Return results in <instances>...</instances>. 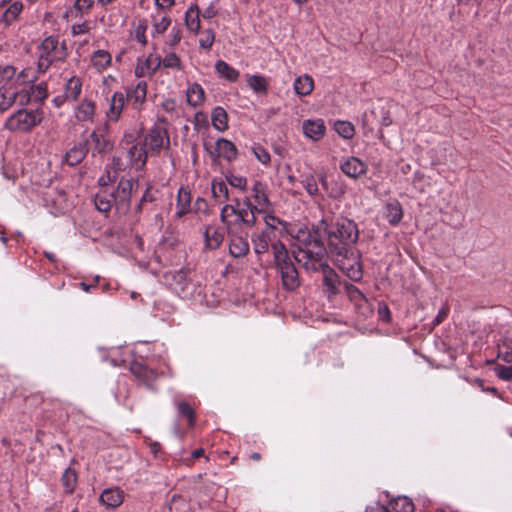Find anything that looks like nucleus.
<instances>
[{"mask_svg": "<svg viewBox=\"0 0 512 512\" xmlns=\"http://www.w3.org/2000/svg\"><path fill=\"white\" fill-rule=\"evenodd\" d=\"M321 228L322 220L310 230H299L297 234L298 251L294 252V257L306 270L320 267L321 261L327 259L328 248L324 243L326 239L323 231H320Z\"/></svg>", "mask_w": 512, "mask_h": 512, "instance_id": "1", "label": "nucleus"}, {"mask_svg": "<svg viewBox=\"0 0 512 512\" xmlns=\"http://www.w3.org/2000/svg\"><path fill=\"white\" fill-rule=\"evenodd\" d=\"M320 231L324 233L328 253L355 247L359 238L357 224L346 217H338L331 222L322 219V228Z\"/></svg>", "mask_w": 512, "mask_h": 512, "instance_id": "2", "label": "nucleus"}, {"mask_svg": "<svg viewBox=\"0 0 512 512\" xmlns=\"http://www.w3.org/2000/svg\"><path fill=\"white\" fill-rule=\"evenodd\" d=\"M44 118L41 108H21L11 114L4 122V129L12 133H30Z\"/></svg>", "mask_w": 512, "mask_h": 512, "instance_id": "3", "label": "nucleus"}, {"mask_svg": "<svg viewBox=\"0 0 512 512\" xmlns=\"http://www.w3.org/2000/svg\"><path fill=\"white\" fill-rule=\"evenodd\" d=\"M330 254L334 258L337 266L352 281H359L362 278L361 255L356 247L330 252Z\"/></svg>", "mask_w": 512, "mask_h": 512, "instance_id": "4", "label": "nucleus"}, {"mask_svg": "<svg viewBox=\"0 0 512 512\" xmlns=\"http://www.w3.org/2000/svg\"><path fill=\"white\" fill-rule=\"evenodd\" d=\"M188 270L182 268L177 271H169L163 275L164 281L181 298H188L193 294L194 285L188 279Z\"/></svg>", "mask_w": 512, "mask_h": 512, "instance_id": "5", "label": "nucleus"}, {"mask_svg": "<svg viewBox=\"0 0 512 512\" xmlns=\"http://www.w3.org/2000/svg\"><path fill=\"white\" fill-rule=\"evenodd\" d=\"M133 178H121L118 186L112 194L115 197V207L118 211L127 212L130 208V199L134 186Z\"/></svg>", "mask_w": 512, "mask_h": 512, "instance_id": "6", "label": "nucleus"}, {"mask_svg": "<svg viewBox=\"0 0 512 512\" xmlns=\"http://www.w3.org/2000/svg\"><path fill=\"white\" fill-rule=\"evenodd\" d=\"M85 141H89L92 157H103L113 149V143L105 135L104 129L94 130Z\"/></svg>", "mask_w": 512, "mask_h": 512, "instance_id": "7", "label": "nucleus"}, {"mask_svg": "<svg viewBox=\"0 0 512 512\" xmlns=\"http://www.w3.org/2000/svg\"><path fill=\"white\" fill-rule=\"evenodd\" d=\"M143 142H146V147L149 146L150 151L156 154H158L162 148H168L170 145L168 133L166 129L161 126L153 127L145 136Z\"/></svg>", "mask_w": 512, "mask_h": 512, "instance_id": "8", "label": "nucleus"}, {"mask_svg": "<svg viewBox=\"0 0 512 512\" xmlns=\"http://www.w3.org/2000/svg\"><path fill=\"white\" fill-rule=\"evenodd\" d=\"M321 266L315 269H309L308 271H322L323 273V286L324 291L328 297L335 296L339 293L338 285L340 284L339 276L337 273L327 264L326 259L321 261Z\"/></svg>", "mask_w": 512, "mask_h": 512, "instance_id": "9", "label": "nucleus"}, {"mask_svg": "<svg viewBox=\"0 0 512 512\" xmlns=\"http://www.w3.org/2000/svg\"><path fill=\"white\" fill-rule=\"evenodd\" d=\"M276 267L281 275L283 287L289 291L295 290L299 286L300 281L298 271L292 261H286Z\"/></svg>", "mask_w": 512, "mask_h": 512, "instance_id": "10", "label": "nucleus"}, {"mask_svg": "<svg viewBox=\"0 0 512 512\" xmlns=\"http://www.w3.org/2000/svg\"><path fill=\"white\" fill-rule=\"evenodd\" d=\"M40 55L52 58V60L63 61L66 58L65 47L58 46V39L53 36L45 38L38 47Z\"/></svg>", "mask_w": 512, "mask_h": 512, "instance_id": "11", "label": "nucleus"}, {"mask_svg": "<svg viewBox=\"0 0 512 512\" xmlns=\"http://www.w3.org/2000/svg\"><path fill=\"white\" fill-rule=\"evenodd\" d=\"M127 155L130 164L135 167L136 170H142L147 162V149L146 142L139 139L135 144L127 147Z\"/></svg>", "mask_w": 512, "mask_h": 512, "instance_id": "12", "label": "nucleus"}, {"mask_svg": "<svg viewBox=\"0 0 512 512\" xmlns=\"http://www.w3.org/2000/svg\"><path fill=\"white\" fill-rule=\"evenodd\" d=\"M251 198L254 200L260 208H262L263 213L271 210L272 203L268 196V187L265 183L261 181H254L251 188Z\"/></svg>", "mask_w": 512, "mask_h": 512, "instance_id": "13", "label": "nucleus"}, {"mask_svg": "<svg viewBox=\"0 0 512 512\" xmlns=\"http://www.w3.org/2000/svg\"><path fill=\"white\" fill-rule=\"evenodd\" d=\"M161 67V57L153 53L135 67V75L137 77L153 76Z\"/></svg>", "mask_w": 512, "mask_h": 512, "instance_id": "14", "label": "nucleus"}, {"mask_svg": "<svg viewBox=\"0 0 512 512\" xmlns=\"http://www.w3.org/2000/svg\"><path fill=\"white\" fill-rule=\"evenodd\" d=\"M124 95L126 100L131 102L135 109L140 110L146 100L147 83L139 81L135 87L128 88Z\"/></svg>", "mask_w": 512, "mask_h": 512, "instance_id": "15", "label": "nucleus"}, {"mask_svg": "<svg viewBox=\"0 0 512 512\" xmlns=\"http://www.w3.org/2000/svg\"><path fill=\"white\" fill-rule=\"evenodd\" d=\"M341 171L350 178H358L366 174L367 165L356 157H349L340 164Z\"/></svg>", "mask_w": 512, "mask_h": 512, "instance_id": "16", "label": "nucleus"}, {"mask_svg": "<svg viewBox=\"0 0 512 512\" xmlns=\"http://www.w3.org/2000/svg\"><path fill=\"white\" fill-rule=\"evenodd\" d=\"M89 152V141L76 143L65 154V162L69 166H76L81 163Z\"/></svg>", "mask_w": 512, "mask_h": 512, "instance_id": "17", "label": "nucleus"}, {"mask_svg": "<svg viewBox=\"0 0 512 512\" xmlns=\"http://www.w3.org/2000/svg\"><path fill=\"white\" fill-rule=\"evenodd\" d=\"M211 156L221 157L231 162L237 157V148L229 140L225 138H219L215 144V152H210Z\"/></svg>", "mask_w": 512, "mask_h": 512, "instance_id": "18", "label": "nucleus"}, {"mask_svg": "<svg viewBox=\"0 0 512 512\" xmlns=\"http://www.w3.org/2000/svg\"><path fill=\"white\" fill-rule=\"evenodd\" d=\"M302 129L304 135L313 141L320 140L326 131V127L322 119L305 120L302 124Z\"/></svg>", "mask_w": 512, "mask_h": 512, "instance_id": "19", "label": "nucleus"}, {"mask_svg": "<svg viewBox=\"0 0 512 512\" xmlns=\"http://www.w3.org/2000/svg\"><path fill=\"white\" fill-rule=\"evenodd\" d=\"M131 372L142 381L144 385H146L147 388L151 390H156L153 386L154 381L157 378V373L153 370L148 368L147 366L140 364V363H134L131 366Z\"/></svg>", "mask_w": 512, "mask_h": 512, "instance_id": "20", "label": "nucleus"}, {"mask_svg": "<svg viewBox=\"0 0 512 512\" xmlns=\"http://www.w3.org/2000/svg\"><path fill=\"white\" fill-rule=\"evenodd\" d=\"M230 243L229 253L234 258H241L248 254L249 243L246 237L235 235L229 232Z\"/></svg>", "mask_w": 512, "mask_h": 512, "instance_id": "21", "label": "nucleus"}, {"mask_svg": "<svg viewBox=\"0 0 512 512\" xmlns=\"http://www.w3.org/2000/svg\"><path fill=\"white\" fill-rule=\"evenodd\" d=\"M100 502L108 508L115 509L123 502V491L119 488H107L100 495Z\"/></svg>", "mask_w": 512, "mask_h": 512, "instance_id": "22", "label": "nucleus"}, {"mask_svg": "<svg viewBox=\"0 0 512 512\" xmlns=\"http://www.w3.org/2000/svg\"><path fill=\"white\" fill-rule=\"evenodd\" d=\"M126 98L124 93L115 92L110 100V107L107 112L108 121L117 122L124 108Z\"/></svg>", "mask_w": 512, "mask_h": 512, "instance_id": "23", "label": "nucleus"}, {"mask_svg": "<svg viewBox=\"0 0 512 512\" xmlns=\"http://www.w3.org/2000/svg\"><path fill=\"white\" fill-rule=\"evenodd\" d=\"M274 238V232L263 230L252 236V243L256 254L266 253Z\"/></svg>", "mask_w": 512, "mask_h": 512, "instance_id": "24", "label": "nucleus"}, {"mask_svg": "<svg viewBox=\"0 0 512 512\" xmlns=\"http://www.w3.org/2000/svg\"><path fill=\"white\" fill-rule=\"evenodd\" d=\"M224 240L223 233L211 225H208L204 231L205 248L215 250L220 247Z\"/></svg>", "mask_w": 512, "mask_h": 512, "instance_id": "25", "label": "nucleus"}, {"mask_svg": "<svg viewBox=\"0 0 512 512\" xmlns=\"http://www.w3.org/2000/svg\"><path fill=\"white\" fill-rule=\"evenodd\" d=\"M385 209V217L387 221L393 226L397 225L403 217V210L399 201H389L386 204Z\"/></svg>", "mask_w": 512, "mask_h": 512, "instance_id": "26", "label": "nucleus"}, {"mask_svg": "<svg viewBox=\"0 0 512 512\" xmlns=\"http://www.w3.org/2000/svg\"><path fill=\"white\" fill-rule=\"evenodd\" d=\"M215 70L221 78L229 82H236L240 75L238 70L223 60L216 61Z\"/></svg>", "mask_w": 512, "mask_h": 512, "instance_id": "27", "label": "nucleus"}, {"mask_svg": "<svg viewBox=\"0 0 512 512\" xmlns=\"http://www.w3.org/2000/svg\"><path fill=\"white\" fill-rule=\"evenodd\" d=\"M314 88V81L311 76L304 74L297 77L294 81L295 93L299 96L309 95Z\"/></svg>", "mask_w": 512, "mask_h": 512, "instance_id": "28", "label": "nucleus"}, {"mask_svg": "<svg viewBox=\"0 0 512 512\" xmlns=\"http://www.w3.org/2000/svg\"><path fill=\"white\" fill-rule=\"evenodd\" d=\"M187 103L192 107L200 105L205 98V92L202 86L198 83L190 85L186 92Z\"/></svg>", "mask_w": 512, "mask_h": 512, "instance_id": "29", "label": "nucleus"}, {"mask_svg": "<svg viewBox=\"0 0 512 512\" xmlns=\"http://www.w3.org/2000/svg\"><path fill=\"white\" fill-rule=\"evenodd\" d=\"M190 205H191V194L187 189L181 187L179 189L178 195H177L176 216L180 218V217L184 216L185 214H187L189 212Z\"/></svg>", "mask_w": 512, "mask_h": 512, "instance_id": "30", "label": "nucleus"}, {"mask_svg": "<svg viewBox=\"0 0 512 512\" xmlns=\"http://www.w3.org/2000/svg\"><path fill=\"white\" fill-rule=\"evenodd\" d=\"M81 90V80L78 77H71L65 85V100L76 101L81 94Z\"/></svg>", "mask_w": 512, "mask_h": 512, "instance_id": "31", "label": "nucleus"}, {"mask_svg": "<svg viewBox=\"0 0 512 512\" xmlns=\"http://www.w3.org/2000/svg\"><path fill=\"white\" fill-rule=\"evenodd\" d=\"M393 512H413L414 504L412 500L406 496H398L392 499L389 503V507H387Z\"/></svg>", "mask_w": 512, "mask_h": 512, "instance_id": "32", "label": "nucleus"}, {"mask_svg": "<svg viewBox=\"0 0 512 512\" xmlns=\"http://www.w3.org/2000/svg\"><path fill=\"white\" fill-rule=\"evenodd\" d=\"M211 120L213 127L220 132H223L228 128V115L220 106L213 109Z\"/></svg>", "mask_w": 512, "mask_h": 512, "instance_id": "33", "label": "nucleus"}, {"mask_svg": "<svg viewBox=\"0 0 512 512\" xmlns=\"http://www.w3.org/2000/svg\"><path fill=\"white\" fill-rule=\"evenodd\" d=\"M95 114V103L88 99H83L79 104L76 117L80 121H92Z\"/></svg>", "mask_w": 512, "mask_h": 512, "instance_id": "34", "label": "nucleus"}, {"mask_svg": "<svg viewBox=\"0 0 512 512\" xmlns=\"http://www.w3.org/2000/svg\"><path fill=\"white\" fill-rule=\"evenodd\" d=\"M115 205V197L112 193H98L95 197V207L98 211L107 213Z\"/></svg>", "mask_w": 512, "mask_h": 512, "instance_id": "35", "label": "nucleus"}, {"mask_svg": "<svg viewBox=\"0 0 512 512\" xmlns=\"http://www.w3.org/2000/svg\"><path fill=\"white\" fill-rule=\"evenodd\" d=\"M211 190L216 201L222 203L229 200L228 187L224 181L213 179L211 183Z\"/></svg>", "mask_w": 512, "mask_h": 512, "instance_id": "36", "label": "nucleus"}, {"mask_svg": "<svg viewBox=\"0 0 512 512\" xmlns=\"http://www.w3.org/2000/svg\"><path fill=\"white\" fill-rule=\"evenodd\" d=\"M78 477L75 470L67 468L61 477L62 486L65 493L71 494L74 492L77 485Z\"/></svg>", "mask_w": 512, "mask_h": 512, "instance_id": "37", "label": "nucleus"}, {"mask_svg": "<svg viewBox=\"0 0 512 512\" xmlns=\"http://www.w3.org/2000/svg\"><path fill=\"white\" fill-rule=\"evenodd\" d=\"M14 89L12 87H0V114L7 111L14 104Z\"/></svg>", "mask_w": 512, "mask_h": 512, "instance_id": "38", "label": "nucleus"}, {"mask_svg": "<svg viewBox=\"0 0 512 512\" xmlns=\"http://www.w3.org/2000/svg\"><path fill=\"white\" fill-rule=\"evenodd\" d=\"M275 265L291 260L286 246L281 241L271 243Z\"/></svg>", "mask_w": 512, "mask_h": 512, "instance_id": "39", "label": "nucleus"}, {"mask_svg": "<svg viewBox=\"0 0 512 512\" xmlns=\"http://www.w3.org/2000/svg\"><path fill=\"white\" fill-rule=\"evenodd\" d=\"M23 10V4L19 1L13 2L3 13L1 21L7 26L15 21Z\"/></svg>", "mask_w": 512, "mask_h": 512, "instance_id": "40", "label": "nucleus"}, {"mask_svg": "<svg viewBox=\"0 0 512 512\" xmlns=\"http://www.w3.org/2000/svg\"><path fill=\"white\" fill-rule=\"evenodd\" d=\"M231 214H234L237 219L246 227H253L257 222L256 214L244 211V209L231 208Z\"/></svg>", "mask_w": 512, "mask_h": 512, "instance_id": "41", "label": "nucleus"}, {"mask_svg": "<svg viewBox=\"0 0 512 512\" xmlns=\"http://www.w3.org/2000/svg\"><path fill=\"white\" fill-rule=\"evenodd\" d=\"M247 85L255 93H266L268 89V83L265 77L261 75H251L248 77Z\"/></svg>", "mask_w": 512, "mask_h": 512, "instance_id": "42", "label": "nucleus"}, {"mask_svg": "<svg viewBox=\"0 0 512 512\" xmlns=\"http://www.w3.org/2000/svg\"><path fill=\"white\" fill-rule=\"evenodd\" d=\"M178 413L181 417L188 420V426L193 427L195 424V411L192 406L186 401H180L176 403Z\"/></svg>", "mask_w": 512, "mask_h": 512, "instance_id": "43", "label": "nucleus"}, {"mask_svg": "<svg viewBox=\"0 0 512 512\" xmlns=\"http://www.w3.org/2000/svg\"><path fill=\"white\" fill-rule=\"evenodd\" d=\"M344 290L349 299L356 305H360L362 302H366L365 295L353 284L345 282Z\"/></svg>", "mask_w": 512, "mask_h": 512, "instance_id": "44", "label": "nucleus"}, {"mask_svg": "<svg viewBox=\"0 0 512 512\" xmlns=\"http://www.w3.org/2000/svg\"><path fill=\"white\" fill-rule=\"evenodd\" d=\"M161 66L178 71L183 70V63L174 52L167 53L163 59L161 58Z\"/></svg>", "mask_w": 512, "mask_h": 512, "instance_id": "45", "label": "nucleus"}, {"mask_svg": "<svg viewBox=\"0 0 512 512\" xmlns=\"http://www.w3.org/2000/svg\"><path fill=\"white\" fill-rule=\"evenodd\" d=\"M498 358L506 363L512 362V340L505 338L498 344Z\"/></svg>", "mask_w": 512, "mask_h": 512, "instance_id": "46", "label": "nucleus"}, {"mask_svg": "<svg viewBox=\"0 0 512 512\" xmlns=\"http://www.w3.org/2000/svg\"><path fill=\"white\" fill-rule=\"evenodd\" d=\"M92 63L97 69H105L111 63V55L105 50H97L92 56Z\"/></svg>", "mask_w": 512, "mask_h": 512, "instance_id": "47", "label": "nucleus"}, {"mask_svg": "<svg viewBox=\"0 0 512 512\" xmlns=\"http://www.w3.org/2000/svg\"><path fill=\"white\" fill-rule=\"evenodd\" d=\"M334 129L344 139H351L355 134L354 126L348 121H336Z\"/></svg>", "mask_w": 512, "mask_h": 512, "instance_id": "48", "label": "nucleus"}, {"mask_svg": "<svg viewBox=\"0 0 512 512\" xmlns=\"http://www.w3.org/2000/svg\"><path fill=\"white\" fill-rule=\"evenodd\" d=\"M32 101L42 103L48 96L46 86L44 84L32 85L28 88Z\"/></svg>", "mask_w": 512, "mask_h": 512, "instance_id": "49", "label": "nucleus"}, {"mask_svg": "<svg viewBox=\"0 0 512 512\" xmlns=\"http://www.w3.org/2000/svg\"><path fill=\"white\" fill-rule=\"evenodd\" d=\"M148 28L147 21L145 19H141L138 21V24L135 28L134 35L135 39L141 43L143 46L147 44L146 31Z\"/></svg>", "mask_w": 512, "mask_h": 512, "instance_id": "50", "label": "nucleus"}, {"mask_svg": "<svg viewBox=\"0 0 512 512\" xmlns=\"http://www.w3.org/2000/svg\"><path fill=\"white\" fill-rule=\"evenodd\" d=\"M226 181L234 188H238L242 191L246 190L247 187V179L242 176H238L235 174H227Z\"/></svg>", "mask_w": 512, "mask_h": 512, "instance_id": "51", "label": "nucleus"}, {"mask_svg": "<svg viewBox=\"0 0 512 512\" xmlns=\"http://www.w3.org/2000/svg\"><path fill=\"white\" fill-rule=\"evenodd\" d=\"M94 5V0H76L73 6L74 11L76 12V17L82 16L84 13H87Z\"/></svg>", "mask_w": 512, "mask_h": 512, "instance_id": "52", "label": "nucleus"}, {"mask_svg": "<svg viewBox=\"0 0 512 512\" xmlns=\"http://www.w3.org/2000/svg\"><path fill=\"white\" fill-rule=\"evenodd\" d=\"M14 103H18L22 108H25L31 101V95L28 89L15 90L14 89Z\"/></svg>", "mask_w": 512, "mask_h": 512, "instance_id": "53", "label": "nucleus"}, {"mask_svg": "<svg viewBox=\"0 0 512 512\" xmlns=\"http://www.w3.org/2000/svg\"><path fill=\"white\" fill-rule=\"evenodd\" d=\"M215 40V34L212 30H206L199 40V45L203 49H210Z\"/></svg>", "mask_w": 512, "mask_h": 512, "instance_id": "54", "label": "nucleus"}, {"mask_svg": "<svg viewBox=\"0 0 512 512\" xmlns=\"http://www.w3.org/2000/svg\"><path fill=\"white\" fill-rule=\"evenodd\" d=\"M240 209H244V211L250 213H263L262 208H260L256 203L252 202L250 197H244L242 199V205Z\"/></svg>", "mask_w": 512, "mask_h": 512, "instance_id": "55", "label": "nucleus"}, {"mask_svg": "<svg viewBox=\"0 0 512 512\" xmlns=\"http://www.w3.org/2000/svg\"><path fill=\"white\" fill-rule=\"evenodd\" d=\"M54 62H58V61L52 60V58H50V57L43 56V55L39 54L38 62H37L38 72L45 73Z\"/></svg>", "mask_w": 512, "mask_h": 512, "instance_id": "56", "label": "nucleus"}, {"mask_svg": "<svg viewBox=\"0 0 512 512\" xmlns=\"http://www.w3.org/2000/svg\"><path fill=\"white\" fill-rule=\"evenodd\" d=\"M263 214H264V221L267 226L266 230L273 232V230L276 229L278 224H282V221L278 217L270 214L269 211H267L266 213H263Z\"/></svg>", "mask_w": 512, "mask_h": 512, "instance_id": "57", "label": "nucleus"}, {"mask_svg": "<svg viewBox=\"0 0 512 512\" xmlns=\"http://www.w3.org/2000/svg\"><path fill=\"white\" fill-rule=\"evenodd\" d=\"M496 375L505 381H512V366H497Z\"/></svg>", "mask_w": 512, "mask_h": 512, "instance_id": "58", "label": "nucleus"}, {"mask_svg": "<svg viewBox=\"0 0 512 512\" xmlns=\"http://www.w3.org/2000/svg\"><path fill=\"white\" fill-rule=\"evenodd\" d=\"M194 211L199 214L208 215L210 209L207 201L204 198L198 197L194 203Z\"/></svg>", "mask_w": 512, "mask_h": 512, "instance_id": "59", "label": "nucleus"}, {"mask_svg": "<svg viewBox=\"0 0 512 512\" xmlns=\"http://www.w3.org/2000/svg\"><path fill=\"white\" fill-rule=\"evenodd\" d=\"M171 24L169 17H163L160 22H156L153 25V34H163Z\"/></svg>", "mask_w": 512, "mask_h": 512, "instance_id": "60", "label": "nucleus"}, {"mask_svg": "<svg viewBox=\"0 0 512 512\" xmlns=\"http://www.w3.org/2000/svg\"><path fill=\"white\" fill-rule=\"evenodd\" d=\"M191 12H192V9H189L187 12H186V25H187V28L191 31H197L200 27V22H199V19H198V15L196 14V16L193 18L191 16Z\"/></svg>", "mask_w": 512, "mask_h": 512, "instance_id": "61", "label": "nucleus"}, {"mask_svg": "<svg viewBox=\"0 0 512 512\" xmlns=\"http://www.w3.org/2000/svg\"><path fill=\"white\" fill-rule=\"evenodd\" d=\"M182 38V32L179 28H172L169 36H168V40H167V44L170 46V47H175L181 40Z\"/></svg>", "mask_w": 512, "mask_h": 512, "instance_id": "62", "label": "nucleus"}, {"mask_svg": "<svg viewBox=\"0 0 512 512\" xmlns=\"http://www.w3.org/2000/svg\"><path fill=\"white\" fill-rule=\"evenodd\" d=\"M90 23L88 21H85L81 24H74L72 26V34L74 36L86 34L90 31Z\"/></svg>", "mask_w": 512, "mask_h": 512, "instance_id": "63", "label": "nucleus"}, {"mask_svg": "<svg viewBox=\"0 0 512 512\" xmlns=\"http://www.w3.org/2000/svg\"><path fill=\"white\" fill-rule=\"evenodd\" d=\"M304 188L306 192L311 196H315L318 194V186L313 177L305 180Z\"/></svg>", "mask_w": 512, "mask_h": 512, "instance_id": "64", "label": "nucleus"}]
</instances>
